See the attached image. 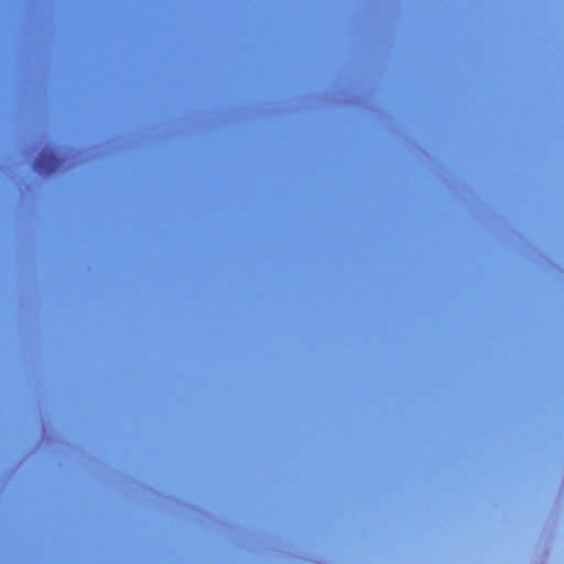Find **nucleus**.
<instances>
[{
  "instance_id": "1",
  "label": "nucleus",
  "mask_w": 564,
  "mask_h": 564,
  "mask_svg": "<svg viewBox=\"0 0 564 564\" xmlns=\"http://www.w3.org/2000/svg\"><path fill=\"white\" fill-rule=\"evenodd\" d=\"M59 164V159L54 150L50 148L43 149L34 162V169L41 174L53 173Z\"/></svg>"
}]
</instances>
